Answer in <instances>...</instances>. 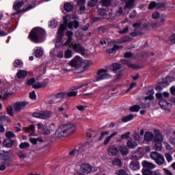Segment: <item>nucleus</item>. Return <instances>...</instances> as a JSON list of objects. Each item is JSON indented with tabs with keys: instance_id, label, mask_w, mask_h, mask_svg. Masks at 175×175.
<instances>
[{
	"instance_id": "nucleus-1",
	"label": "nucleus",
	"mask_w": 175,
	"mask_h": 175,
	"mask_svg": "<svg viewBox=\"0 0 175 175\" xmlns=\"http://www.w3.org/2000/svg\"><path fill=\"white\" fill-rule=\"evenodd\" d=\"M64 20V24H62L57 31V36L56 38L57 43H59L61 40H62V37L64 36V31L66 29V25L69 28V29H72V28H75V29H77L80 25V23H79V21H75L74 22H70L68 24V21L70 20V16L67 15L63 17Z\"/></svg>"
},
{
	"instance_id": "nucleus-2",
	"label": "nucleus",
	"mask_w": 175,
	"mask_h": 175,
	"mask_svg": "<svg viewBox=\"0 0 175 175\" xmlns=\"http://www.w3.org/2000/svg\"><path fill=\"white\" fill-rule=\"evenodd\" d=\"M46 31L40 27H36L31 30L29 35V38L34 43H42L44 40Z\"/></svg>"
},
{
	"instance_id": "nucleus-3",
	"label": "nucleus",
	"mask_w": 175,
	"mask_h": 175,
	"mask_svg": "<svg viewBox=\"0 0 175 175\" xmlns=\"http://www.w3.org/2000/svg\"><path fill=\"white\" fill-rule=\"evenodd\" d=\"M73 133L76 132V126L74 124L70 123L68 124H62L59 126L55 132V137L61 139L65 136V133Z\"/></svg>"
},
{
	"instance_id": "nucleus-4",
	"label": "nucleus",
	"mask_w": 175,
	"mask_h": 175,
	"mask_svg": "<svg viewBox=\"0 0 175 175\" xmlns=\"http://www.w3.org/2000/svg\"><path fill=\"white\" fill-rule=\"evenodd\" d=\"M70 66L79 69L81 72H84L90 68V62L88 60H82L81 57L76 56L69 62Z\"/></svg>"
},
{
	"instance_id": "nucleus-5",
	"label": "nucleus",
	"mask_w": 175,
	"mask_h": 175,
	"mask_svg": "<svg viewBox=\"0 0 175 175\" xmlns=\"http://www.w3.org/2000/svg\"><path fill=\"white\" fill-rule=\"evenodd\" d=\"M156 96L158 99H159V105L163 109V110H169L170 107H172V104L167 103V101L165 100L162 98V93H157Z\"/></svg>"
},
{
	"instance_id": "nucleus-6",
	"label": "nucleus",
	"mask_w": 175,
	"mask_h": 175,
	"mask_svg": "<svg viewBox=\"0 0 175 175\" xmlns=\"http://www.w3.org/2000/svg\"><path fill=\"white\" fill-rule=\"evenodd\" d=\"M150 157L151 159L155 161L157 165H163L165 163V157L157 152H152L150 154Z\"/></svg>"
},
{
	"instance_id": "nucleus-7",
	"label": "nucleus",
	"mask_w": 175,
	"mask_h": 175,
	"mask_svg": "<svg viewBox=\"0 0 175 175\" xmlns=\"http://www.w3.org/2000/svg\"><path fill=\"white\" fill-rule=\"evenodd\" d=\"M29 103L28 101H19L16 102L13 105L14 111L15 113H20L21 110H24L25 107L28 106Z\"/></svg>"
},
{
	"instance_id": "nucleus-8",
	"label": "nucleus",
	"mask_w": 175,
	"mask_h": 175,
	"mask_svg": "<svg viewBox=\"0 0 175 175\" xmlns=\"http://www.w3.org/2000/svg\"><path fill=\"white\" fill-rule=\"evenodd\" d=\"M33 117L40 118V120H48V118L53 117V112L44 111L41 113H33Z\"/></svg>"
},
{
	"instance_id": "nucleus-9",
	"label": "nucleus",
	"mask_w": 175,
	"mask_h": 175,
	"mask_svg": "<svg viewBox=\"0 0 175 175\" xmlns=\"http://www.w3.org/2000/svg\"><path fill=\"white\" fill-rule=\"evenodd\" d=\"M110 75L107 73L106 69H100L97 71V77H96V81H100L101 80H105V79H109Z\"/></svg>"
},
{
	"instance_id": "nucleus-10",
	"label": "nucleus",
	"mask_w": 175,
	"mask_h": 175,
	"mask_svg": "<svg viewBox=\"0 0 175 175\" xmlns=\"http://www.w3.org/2000/svg\"><path fill=\"white\" fill-rule=\"evenodd\" d=\"M68 46L70 49H72V50H74V51H76V53L85 54V49L79 43L72 42Z\"/></svg>"
},
{
	"instance_id": "nucleus-11",
	"label": "nucleus",
	"mask_w": 175,
	"mask_h": 175,
	"mask_svg": "<svg viewBox=\"0 0 175 175\" xmlns=\"http://www.w3.org/2000/svg\"><path fill=\"white\" fill-rule=\"evenodd\" d=\"M65 95H66V94L64 92L55 94L53 96L52 100L49 101V103L51 105H53V103H58L62 99H64Z\"/></svg>"
},
{
	"instance_id": "nucleus-12",
	"label": "nucleus",
	"mask_w": 175,
	"mask_h": 175,
	"mask_svg": "<svg viewBox=\"0 0 175 175\" xmlns=\"http://www.w3.org/2000/svg\"><path fill=\"white\" fill-rule=\"evenodd\" d=\"M154 140L155 143H157L156 144L157 150H158L159 151L161 150L162 149V145L161 144L163 140V137H162V135L161 134H157L154 136Z\"/></svg>"
},
{
	"instance_id": "nucleus-13",
	"label": "nucleus",
	"mask_w": 175,
	"mask_h": 175,
	"mask_svg": "<svg viewBox=\"0 0 175 175\" xmlns=\"http://www.w3.org/2000/svg\"><path fill=\"white\" fill-rule=\"evenodd\" d=\"M143 175H162V172L159 170L154 171L148 170L147 169H142Z\"/></svg>"
},
{
	"instance_id": "nucleus-14",
	"label": "nucleus",
	"mask_w": 175,
	"mask_h": 175,
	"mask_svg": "<svg viewBox=\"0 0 175 175\" xmlns=\"http://www.w3.org/2000/svg\"><path fill=\"white\" fill-rule=\"evenodd\" d=\"M108 154L111 157H116L118 154V148L114 146H111L108 148Z\"/></svg>"
},
{
	"instance_id": "nucleus-15",
	"label": "nucleus",
	"mask_w": 175,
	"mask_h": 175,
	"mask_svg": "<svg viewBox=\"0 0 175 175\" xmlns=\"http://www.w3.org/2000/svg\"><path fill=\"white\" fill-rule=\"evenodd\" d=\"M81 172L83 173H91L92 172V167L88 164L83 163L81 166Z\"/></svg>"
},
{
	"instance_id": "nucleus-16",
	"label": "nucleus",
	"mask_w": 175,
	"mask_h": 175,
	"mask_svg": "<svg viewBox=\"0 0 175 175\" xmlns=\"http://www.w3.org/2000/svg\"><path fill=\"white\" fill-rule=\"evenodd\" d=\"M82 153H83V147H79L71 150L69 152V154L71 157H75V155H80V154H82Z\"/></svg>"
},
{
	"instance_id": "nucleus-17",
	"label": "nucleus",
	"mask_w": 175,
	"mask_h": 175,
	"mask_svg": "<svg viewBox=\"0 0 175 175\" xmlns=\"http://www.w3.org/2000/svg\"><path fill=\"white\" fill-rule=\"evenodd\" d=\"M142 166L146 169H155L156 166L154 164L148 162L147 161H142Z\"/></svg>"
},
{
	"instance_id": "nucleus-18",
	"label": "nucleus",
	"mask_w": 175,
	"mask_h": 175,
	"mask_svg": "<svg viewBox=\"0 0 175 175\" xmlns=\"http://www.w3.org/2000/svg\"><path fill=\"white\" fill-rule=\"evenodd\" d=\"M33 54L37 58H40V57L43 56V49L40 46L37 47Z\"/></svg>"
},
{
	"instance_id": "nucleus-19",
	"label": "nucleus",
	"mask_w": 175,
	"mask_h": 175,
	"mask_svg": "<svg viewBox=\"0 0 175 175\" xmlns=\"http://www.w3.org/2000/svg\"><path fill=\"white\" fill-rule=\"evenodd\" d=\"M27 75H28V72L24 70H20L16 73V76L18 79H25Z\"/></svg>"
},
{
	"instance_id": "nucleus-20",
	"label": "nucleus",
	"mask_w": 175,
	"mask_h": 175,
	"mask_svg": "<svg viewBox=\"0 0 175 175\" xmlns=\"http://www.w3.org/2000/svg\"><path fill=\"white\" fill-rule=\"evenodd\" d=\"M24 5V0H17L15 1L13 5L14 10H18L21 6Z\"/></svg>"
},
{
	"instance_id": "nucleus-21",
	"label": "nucleus",
	"mask_w": 175,
	"mask_h": 175,
	"mask_svg": "<svg viewBox=\"0 0 175 175\" xmlns=\"http://www.w3.org/2000/svg\"><path fill=\"white\" fill-rule=\"evenodd\" d=\"M66 35L68 38L67 41L63 44V46H69L70 44V42H72V37L73 36V32L71 31H68Z\"/></svg>"
},
{
	"instance_id": "nucleus-22",
	"label": "nucleus",
	"mask_w": 175,
	"mask_h": 175,
	"mask_svg": "<svg viewBox=\"0 0 175 175\" xmlns=\"http://www.w3.org/2000/svg\"><path fill=\"white\" fill-rule=\"evenodd\" d=\"M131 170H139L140 169V163L138 161H133L130 163Z\"/></svg>"
},
{
	"instance_id": "nucleus-23",
	"label": "nucleus",
	"mask_w": 175,
	"mask_h": 175,
	"mask_svg": "<svg viewBox=\"0 0 175 175\" xmlns=\"http://www.w3.org/2000/svg\"><path fill=\"white\" fill-rule=\"evenodd\" d=\"M136 117V115L135 114H130L127 116H124L122 118V122H129V121H132Z\"/></svg>"
},
{
	"instance_id": "nucleus-24",
	"label": "nucleus",
	"mask_w": 175,
	"mask_h": 175,
	"mask_svg": "<svg viewBox=\"0 0 175 175\" xmlns=\"http://www.w3.org/2000/svg\"><path fill=\"white\" fill-rule=\"evenodd\" d=\"M154 139V134L151 132H146L144 135V140L146 142H151Z\"/></svg>"
},
{
	"instance_id": "nucleus-25",
	"label": "nucleus",
	"mask_w": 175,
	"mask_h": 175,
	"mask_svg": "<svg viewBox=\"0 0 175 175\" xmlns=\"http://www.w3.org/2000/svg\"><path fill=\"white\" fill-rule=\"evenodd\" d=\"M47 85V82L42 81L41 83L36 82L33 84V88H42L43 87H46Z\"/></svg>"
},
{
	"instance_id": "nucleus-26",
	"label": "nucleus",
	"mask_w": 175,
	"mask_h": 175,
	"mask_svg": "<svg viewBox=\"0 0 175 175\" xmlns=\"http://www.w3.org/2000/svg\"><path fill=\"white\" fill-rule=\"evenodd\" d=\"M126 146L129 148H135V147H137V143L132 139H129L126 142Z\"/></svg>"
},
{
	"instance_id": "nucleus-27",
	"label": "nucleus",
	"mask_w": 175,
	"mask_h": 175,
	"mask_svg": "<svg viewBox=\"0 0 175 175\" xmlns=\"http://www.w3.org/2000/svg\"><path fill=\"white\" fill-rule=\"evenodd\" d=\"M112 165L113 166H118L119 167H121L122 166V162H121V159L118 158H115L112 161Z\"/></svg>"
},
{
	"instance_id": "nucleus-28",
	"label": "nucleus",
	"mask_w": 175,
	"mask_h": 175,
	"mask_svg": "<svg viewBox=\"0 0 175 175\" xmlns=\"http://www.w3.org/2000/svg\"><path fill=\"white\" fill-rule=\"evenodd\" d=\"M13 143H14L13 141L10 139H5L3 142V146H5V147H7L8 148H12V146H13Z\"/></svg>"
},
{
	"instance_id": "nucleus-29",
	"label": "nucleus",
	"mask_w": 175,
	"mask_h": 175,
	"mask_svg": "<svg viewBox=\"0 0 175 175\" xmlns=\"http://www.w3.org/2000/svg\"><path fill=\"white\" fill-rule=\"evenodd\" d=\"M133 137L135 139V140H136V142H139L140 143H143V137L141 136L140 135L134 133L133 134Z\"/></svg>"
},
{
	"instance_id": "nucleus-30",
	"label": "nucleus",
	"mask_w": 175,
	"mask_h": 175,
	"mask_svg": "<svg viewBox=\"0 0 175 175\" xmlns=\"http://www.w3.org/2000/svg\"><path fill=\"white\" fill-rule=\"evenodd\" d=\"M64 10L66 12H72L73 10V5L70 3H66L64 4Z\"/></svg>"
},
{
	"instance_id": "nucleus-31",
	"label": "nucleus",
	"mask_w": 175,
	"mask_h": 175,
	"mask_svg": "<svg viewBox=\"0 0 175 175\" xmlns=\"http://www.w3.org/2000/svg\"><path fill=\"white\" fill-rule=\"evenodd\" d=\"M135 1L136 0H128L126 2V5H125V8H133V3H135Z\"/></svg>"
},
{
	"instance_id": "nucleus-32",
	"label": "nucleus",
	"mask_w": 175,
	"mask_h": 175,
	"mask_svg": "<svg viewBox=\"0 0 175 175\" xmlns=\"http://www.w3.org/2000/svg\"><path fill=\"white\" fill-rule=\"evenodd\" d=\"M14 66L15 68H21V66H23V62L19 59L15 60V62H14Z\"/></svg>"
},
{
	"instance_id": "nucleus-33",
	"label": "nucleus",
	"mask_w": 175,
	"mask_h": 175,
	"mask_svg": "<svg viewBox=\"0 0 175 175\" xmlns=\"http://www.w3.org/2000/svg\"><path fill=\"white\" fill-rule=\"evenodd\" d=\"M119 150H120V152H122V154L123 155L128 154V148L126 147H125V146H120Z\"/></svg>"
},
{
	"instance_id": "nucleus-34",
	"label": "nucleus",
	"mask_w": 175,
	"mask_h": 175,
	"mask_svg": "<svg viewBox=\"0 0 175 175\" xmlns=\"http://www.w3.org/2000/svg\"><path fill=\"white\" fill-rule=\"evenodd\" d=\"M129 36H124L119 40H118L117 43H125V42H129Z\"/></svg>"
},
{
	"instance_id": "nucleus-35",
	"label": "nucleus",
	"mask_w": 175,
	"mask_h": 175,
	"mask_svg": "<svg viewBox=\"0 0 175 175\" xmlns=\"http://www.w3.org/2000/svg\"><path fill=\"white\" fill-rule=\"evenodd\" d=\"M64 57L65 58H72V51L67 49L64 53Z\"/></svg>"
},
{
	"instance_id": "nucleus-36",
	"label": "nucleus",
	"mask_w": 175,
	"mask_h": 175,
	"mask_svg": "<svg viewBox=\"0 0 175 175\" xmlns=\"http://www.w3.org/2000/svg\"><path fill=\"white\" fill-rule=\"evenodd\" d=\"M98 13L99 16H102V17H105L107 13L106 12V10L103 8L98 9Z\"/></svg>"
},
{
	"instance_id": "nucleus-37",
	"label": "nucleus",
	"mask_w": 175,
	"mask_h": 175,
	"mask_svg": "<svg viewBox=\"0 0 175 175\" xmlns=\"http://www.w3.org/2000/svg\"><path fill=\"white\" fill-rule=\"evenodd\" d=\"M28 147H29V143L28 142H23L19 145V148H21L22 150H24L25 148H28Z\"/></svg>"
},
{
	"instance_id": "nucleus-38",
	"label": "nucleus",
	"mask_w": 175,
	"mask_h": 175,
	"mask_svg": "<svg viewBox=\"0 0 175 175\" xmlns=\"http://www.w3.org/2000/svg\"><path fill=\"white\" fill-rule=\"evenodd\" d=\"M112 66H113V72H116V70H118V69H121V64H120L118 63L113 64Z\"/></svg>"
},
{
	"instance_id": "nucleus-39",
	"label": "nucleus",
	"mask_w": 175,
	"mask_h": 175,
	"mask_svg": "<svg viewBox=\"0 0 175 175\" xmlns=\"http://www.w3.org/2000/svg\"><path fill=\"white\" fill-rule=\"evenodd\" d=\"M5 136L8 139H12V137H16V135H14V133H13L12 131H8V132L5 133Z\"/></svg>"
},
{
	"instance_id": "nucleus-40",
	"label": "nucleus",
	"mask_w": 175,
	"mask_h": 175,
	"mask_svg": "<svg viewBox=\"0 0 175 175\" xmlns=\"http://www.w3.org/2000/svg\"><path fill=\"white\" fill-rule=\"evenodd\" d=\"M6 111L9 116H13V107L12 106H8Z\"/></svg>"
},
{
	"instance_id": "nucleus-41",
	"label": "nucleus",
	"mask_w": 175,
	"mask_h": 175,
	"mask_svg": "<svg viewBox=\"0 0 175 175\" xmlns=\"http://www.w3.org/2000/svg\"><path fill=\"white\" fill-rule=\"evenodd\" d=\"M42 135H44V136H47L50 135V133H51V131L49 130V129H47L46 127L42 129Z\"/></svg>"
},
{
	"instance_id": "nucleus-42",
	"label": "nucleus",
	"mask_w": 175,
	"mask_h": 175,
	"mask_svg": "<svg viewBox=\"0 0 175 175\" xmlns=\"http://www.w3.org/2000/svg\"><path fill=\"white\" fill-rule=\"evenodd\" d=\"M26 132H33L35 131V125L31 124L28 127L25 128Z\"/></svg>"
},
{
	"instance_id": "nucleus-43",
	"label": "nucleus",
	"mask_w": 175,
	"mask_h": 175,
	"mask_svg": "<svg viewBox=\"0 0 175 175\" xmlns=\"http://www.w3.org/2000/svg\"><path fill=\"white\" fill-rule=\"evenodd\" d=\"M98 3V0H88V5L91 8L95 6Z\"/></svg>"
},
{
	"instance_id": "nucleus-44",
	"label": "nucleus",
	"mask_w": 175,
	"mask_h": 175,
	"mask_svg": "<svg viewBox=\"0 0 175 175\" xmlns=\"http://www.w3.org/2000/svg\"><path fill=\"white\" fill-rule=\"evenodd\" d=\"M139 109H140V107H139V105H134L130 107L131 111L137 112V111H139Z\"/></svg>"
},
{
	"instance_id": "nucleus-45",
	"label": "nucleus",
	"mask_w": 175,
	"mask_h": 175,
	"mask_svg": "<svg viewBox=\"0 0 175 175\" xmlns=\"http://www.w3.org/2000/svg\"><path fill=\"white\" fill-rule=\"evenodd\" d=\"M109 133V131L102 132L100 137L98 138V140H103V139L105 138V136H107Z\"/></svg>"
},
{
	"instance_id": "nucleus-46",
	"label": "nucleus",
	"mask_w": 175,
	"mask_h": 175,
	"mask_svg": "<svg viewBox=\"0 0 175 175\" xmlns=\"http://www.w3.org/2000/svg\"><path fill=\"white\" fill-rule=\"evenodd\" d=\"M102 4L103 6H109L111 3V1L110 0H102L101 1Z\"/></svg>"
},
{
	"instance_id": "nucleus-47",
	"label": "nucleus",
	"mask_w": 175,
	"mask_h": 175,
	"mask_svg": "<svg viewBox=\"0 0 175 175\" xmlns=\"http://www.w3.org/2000/svg\"><path fill=\"white\" fill-rule=\"evenodd\" d=\"M122 64H124V65H127V66H129L130 68H132V66H133V64H132V63H131V62H129L128 60L122 59Z\"/></svg>"
},
{
	"instance_id": "nucleus-48",
	"label": "nucleus",
	"mask_w": 175,
	"mask_h": 175,
	"mask_svg": "<svg viewBox=\"0 0 175 175\" xmlns=\"http://www.w3.org/2000/svg\"><path fill=\"white\" fill-rule=\"evenodd\" d=\"M131 135V132H127L121 135V139L124 140V139H129V136Z\"/></svg>"
},
{
	"instance_id": "nucleus-49",
	"label": "nucleus",
	"mask_w": 175,
	"mask_h": 175,
	"mask_svg": "<svg viewBox=\"0 0 175 175\" xmlns=\"http://www.w3.org/2000/svg\"><path fill=\"white\" fill-rule=\"evenodd\" d=\"M49 25L50 27H51V28H57V26L58 25V22H57V21H51Z\"/></svg>"
},
{
	"instance_id": "nucleus-50",
	"label": "nucleus",
	"mask_w": 175,
	"mask_h": 175,
	"mask_svg": "<svg viewBox=\"0 0 175 175\" xmlns=\"http://www.w3.org/2000/svg\"><path fill=\"white\" fill-rule=\"evenodd\" d=\"M165 158L168 162H172L173 161V157H172V154L169 153L165 154Z\"/></svg>"
},
{
	"instance_id": "nucleus-51",
	"label": "nucleus",
	"mask_w": 175,
	"mask_h": 175,
	"mask_svg": "<svg viewBox=\"0 0 175 175\" xmlns=\"http://www.w3.org/2000/svg\"><path fill=\"white\" fill-rule=\"evenodd\" d=\"M18 157L19 159H21V160L25 159V158H27V153H24V152L19 153Z\"/></svg>"
},
{
	"instance_id": "nucleus-52",
	"label": "nucleus",
	"mask_w": 175,
	"mask_h": 175,
	"mask_svg": "<svg viewBox=\"0 0 175 175\" xmlns=\"http://www.w3.org/2000/svg\"><path fill=\"white\" fill-rule=\"evenodd\" d=\"M29 98L33 100H35L36 99V94H35V91H33L31 93H29Z\"/></svg>"
},
{
	"instance_id": "nucleus-53",
	"label": "nucleus",
	"mask_w": 175,
	"mask_h": 175,
	"mask_svg": "<svg viewBox=\"0 0 175 175\" xmlns=\"http://www.w3.org/2000/svg\"><path fill=\"white\" fill-rule=\"evenodd\" d=\"M49 128V130L51 132H54V131H55V128H56L55 124L51 123Z\"/></svg>"
},
{
	"instance_id": "nucleus-54",
	"label": "nucleus",
	"mask_w": 175,
	"mask_h": 175,
	"mask_svg": "<svg viewBox=\"0 0 175 175\" xmlns=\"http://www.w3.org/2000/svg\"><path fill=\"white\" fill-rule=\"evenodd\" d=\"M118 49H120V46L114 45L112 49H109V53H114V51H116V50H118Z\"/></svg>"
},
{
	"instance_id": "nucleus-55",
	"label": "nucleus",
	"mask_w": 175,
	"mask_h": 175,
	"mask_svg": "<svg viewBox=\"0 0 175 175\" xmlns=\"http://www.w3.org/2000/svg\"><path fill=\"white\" fill-rule=\"evenodd\" d=\"M87 85H88V82H85V83H82L81 85L77 86L75 88V89L79 90L80 88H83V87H87Z\"/></svg>"
},
{
	"instance_id": "nucleus-56",
	"label": "nucleus",
	"mask_w": 175,
	"mask_h": 175,
	"mask_svg": "<svg viewBox=\"0 0 175 175\" xmlns=\"http://www.w3.org/2000/svg\"><path fill=\"white\" fill-rule=\"evenodd\" d=\"M67 95L68 96H76V95H77V92H73V91H71V92H68L67 93Z\"/></svg>"
},
{
	"instance_id": "nucleus-57",
	"label": "nucleus",
	"mask_w": 175,
	"mask_h": 175,
	"mask_svg": "<svg viewBox=\"0 0 175 175\" xmlns=\"http://www.w3.org/2000/svg\"><path fill=\"white\" fill-rule=\"evenodd\" d=\"M35 83V79H29L27 82V85H33Z\"/></svg>"
},
{
	"instance_id": "nucleus-58",
	"label": "nucleus",
	"mask_w": 175,
	"mask_h": 175,
	"mask_svg": "<svg viewBox=\"0 0 175 175\" xmlns=\"http://www.w3.org/2000/svg\"><path fill=\"white\" fill-rule=\"evenodd\" d=\"M163 172L166 175H174L173 174V172H170V170H167V168H164Z\"/></svg>"
},
{
	"instance_id": "nucleus-59",
	"label": "nucleus",
	"mask_w": 175,
	"mask_h": 175,
	"mask_svg": "<svg viewBox=\"0 0 175 175\" xmlns=\"http://www.w3.org/2000/svg\"><path fill=\"white\" fill-rule=\"evenodd\" d=\"M155 6H157V3L154 1H152L150 4H149V9L152 10L154 9V8H155Z\"/></svg>"
},
{
	"instance_id": "nucleus-60",
	"label": "nucleus",
	"mask_w": 175,
	"mask_h": 175,
	"mask_svg": "<svg viewBox=\"0 0 175 175\" xmlns=\"http://www.w3.org/2000/svg\"><path fill=\"white\" fill-rule=\"evenodd\" d=\"M129 29V28L128 27H124V29L123 30L119 31V33H122V34L126 33V32H128Z\"/></svg>"
},
{
	"instance_id": "nucleus-61",
	"label": "nucleus",
	"mask_w": 175,
	"mask_h": 175,
	"mask_svg": "<svg viewBox=\"0 0 175 175\" xmlns=\"http://www.w3.org/2000/svg\"><path fill=\"white\" fill-rule=\"evenodd\" d=\"M37 126H38V129H44V128H46V126H44V125L43 124V123H42V122L38 123Z\"/></svg>"
},
{
	"instance_id": "nucleus-62",
	"label": "nucleus",
	"mask_w": 175,
	"mask_h": 175,
	"mask_svg": "<svg viewBox=\"0 0 175 175\" xmlns=\"http://www.w3.org/2000/svg\"><path fill=\"white\" fill-rule=\"evenodd\" d=\"M161 94H162V99H163V98H169V96H170V94H169V92H163V93H161Z\"/></svg>"
},
{
	"instance_id": "nucleus-63",
	"label": "nucleus",
	"mask_w": 175,
	"mask_h": 175,
	"mask_svg": "<svg viewBox=\"0 0 175 175\" xmlns=\"http://www.w3.org/2000/svg\"><path fill=\"white\" fill-rule=\"evenodd\" d=\"M116 174L117 175H125V171L124 170H120L116 172Z\"/></svg>"
},
{
	"instance_id": "nucleus-64",
	"label": "nucleus",
	"mask_w": 175,
	"mask_h": 175,
	"mask_svg": "<svg viewBox=\"0 0 175 175\" xmlns=\"http://www.w3.org/2000/svg\"><path fill=\"white\" fill-rule=\"evenodd\" d=\"M152 18H154V19L159 18V14L156 12L152 14Z\"/></svg>"
}]
</instances>
